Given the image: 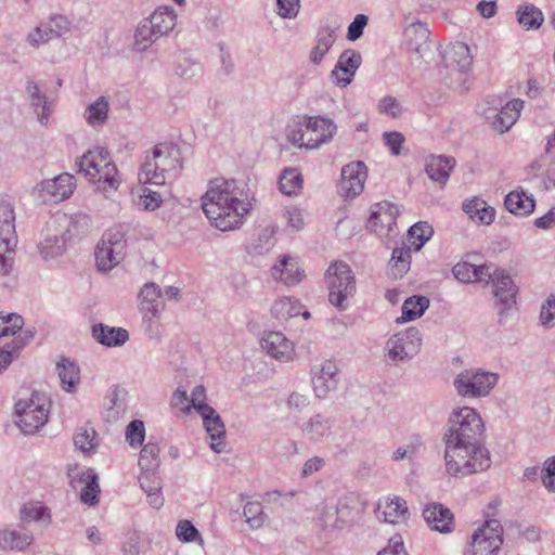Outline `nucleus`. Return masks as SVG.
<instances>
[{
	"label": "nucleus",
	"instance_id": "35",
	"mask_svg": "<svg viewBox=\"0 0 555 555\" xmlns=\"http://www.w3.org/2000/svg\"><path fill=\"white\" fill-rule=\"evenodd\" d=\"M34 542V535L28 530H0V548L4 551L23 552Z\"/></svg>",
	"mask_w": 555,
	"mask_h": 555
},
{
	"label": "nucleus",
	"instance_id": "44",
	"mask_svg": "<svg viewBox=\"0 0 555 555\" xmlns=\"http://www.w3.org/2000/svg\"><path fill=\"white\" fill-rule=\"evenodd\" d=\"M412 249L413 248L410 246H401L392 250L390 273L395 279L402 278L409 271Z\"/></svg>",
	"mask_w": 555,
	"mask_h": 555
},
{
	"label": "nucleus",
	"instance_id": "53",
	"mask_svg": "<svg viewBox=\"0 0 555 555\" xmlns=\"http://www.w3.org/2000/svg\"><path fill=\"white\" fill-rule=\"evenodd\" d=\"M85 482L86 486L82 488L80 492V500L82 503L89 506H93L98 503L100 493L96 474H87Z\"/></svg>",
	"mask_w": 555,
	"mask_h": 555
},
{
	"label": "nucleus",
	"instance_id": "40",
	"mask_svg": "<svg viewBox=\"0 0 555 555\" xmlns=\"http://www.w3.org/2000/svg\"><path fill=\"white\" fill-rule=\"evenodd\" d=\"M56 372L61 380V387L66 392L73 393L77 390L80 382V369L67 358H62L56 363Z\"/></svg>",
	"mask_w": 555,
	"mask_h": 555
},
{
	"label": "nucleus",
	"instance_id": "5",
	"mask_svg": "<svg viewBox=\"0 0 555 555\" xmlns=\"http://www.w3.org/2000/svg\"><path fill=\"white\" fill-rule=\"evenodd\" d=\"M177 13L172 7L159 5L138 24L132 42V50L146 52L157 40L167 37L177 25Z\"/></svg>",
	"mask_w": 555,
	"mask_h": 555
},
{
	"label": "nucleus",
	"instance_id": "39",
	"mask_svg": "<svg viewBox=\"0 0 555 555\" xmlns=\"http://www.w3.org/2000/svg\"><path fill=\"white\" fill-rule=\"evenodd\" d=\"M455 165V159L448 156H430L426 162V173L438 183L444 184Z\"/></svg>",
	"mask_w": 555,
	"mask_h": 555
},
{
	"label": "nucleus",
	"instance_id": "46",
	"mask_svg": "<svg viewBox=\"0 0 555 555\" xmlns=\"http://www.w3.org/2000/svg\"><path fill=\"white\" fill-rule=\"evenodd\" d=\"M173 70L180 78L190 80L202 73V66L186 53H181L175 61Z\"/></svg>",
	"mask_w": 555,
	"mask_h": 555
},
{
	"label": "nucleus",
	"instance_id": "47",
	"mask_svg": "<svg viewBox=\"0 0 555 555\" xmlns=\"http://www.w3.org/2000/svg\"><path fill=\"white\" fill-rule=\"evenodd\" d=\"M517 20L526 29H538L542 25L544 16L539 8L533 4H525L518 8Z\"/></svg>",
	"mask_w": 555,
	"mask_h": 555
},
{
	"label": "nucleus",
	"instance_id": "31",
	"mask_svg": "<svg viewBox=\"0 0 555 555\" xmlns=\"http://www.w3.org/2000/svg\"><path fill=\"white\" fill-rule=\"evenodd\" d=\"M444 61L451 70L464 74L470 68L473 56L467 44L456 42L446 52Z\"/></svg>",
	"mask_w": 555,
	"mask_h": 555
},
{
	"label": "nucleus",
	"instance_id": "61",
	"mask_svg": "<svg viewBox=\"0 0 555 555\" xmlns=\"http://www.w3.org/2000/svg\"><path fill=\"white\" fill-rule=\"evenodd\" d=\"M0 242V275H7L12 270L16 246V244H8V246Z\"/></svg>",
	"mask_w": 555,
	"mask_h": 555
},
{
	"label": "nucleus",
	"instance_id": "30",
	"mask_svg": "<svg viewBox=\"0 0 555 555\" xmlns=\"http://www.w3.org/2000/svg\"><path fill=\"white\" fill-rule=\"evenodd\" d=\"M127 411L126 391L118 386L108 389L104 397V417L107 422H116Z\"/></svg>",
	"mask_w": 555,
	"mask_h": 555
},
{
	"label": "nucleus",
	"instance_id": "10",
	"mask_svg": "<svg viewBox=\"0 0 555 555\" xmlns=\"http://www.w3.org/2000/svg\"><path fill=\"white\" fill-rule=\"evenodd\" d=\"M422 337L416 327L391 335L386 341V361L398 365L413 359L421 350Z\"/></svg>",
	"mask_w": 555,
	"mask_h": 555
},
{
	"label": "nucleus",
	"instance_id": "20",
	"mask_svg": "<svg viewBox=\"0 0 555 555\" xmlns=\"http://www.w3.org/2000/svg\"><path fill=\"white\" fill-rule=\"evenodd\" d=\"M524 107V101L514 99L507 102L501 109H489L486 118L490 121L492 128L499 133L507 132L517 121Z\"/></svg>",
	"mask_w": 555,
	"mask_h": 555
},
{
	"label": "nucleus",
	"instance_id": "17",
	"mask_svg": "<svg viewBox=\"0 0 555 555\" xmlns=\"http://www.w3.org/2000/svg\"><path fill=\"white\" fill-rule=\"evenodd\" d=\"M366 167L362 162H352L341 169V179L338 183V192L345 197L359 195L364 188Z\"/></svg>",
	"mask_w": 555,
	"mask_h": 555
},
{
	"label": "nucleus",
	"instance_id": "25",
	"mask_svg": "<svg viewBox=\"0 0 555 555\" xmlns=\"http://www.w3.org/2000/svg\"><path fill=\"white\" fill-rule=\"evenodd\" d=\"M261 347L269 356L281 362L291 361L295 356L293 343L280 332L267 333L261 339Z\"/></svg>",
	"mask_w": 555,
	"mask_h": 555
},
{
	"label": "nucleus",
	"instance_id": "64",
	"mask_svg": "<svg viewBox=\"0 0 555 555\" xmlns=\"http://www.w3.org/2000/svg\"><path fill=\"white\" fill-rule=\"evenodd\" d=\"M540 321L544 326H553L555 321V294H552L543 304L540 312Z\"/></svg>",
	"mask_w": 555,
	"mask_h": 555
},
{
	"label": "nucleus",
	"instance_id": "11",
	"mask_svg": "<svg viewBox=\"0 0 555 555\" xmlns=\"http://www.w3.org/2000/svg\"><path fill=\"white\" fill-rule=\"evenodd\" d=\"M127 241L120 229L107 230L95 248V262L100 271L107 272L116 267L126 254Z\"/></svg>",
	"mask_w": 555,
	"mask_h": 555
},
{
	"label": "nucleus",
	"instance_id": "7",
	"mask_svg": "<svg viewBox=\"0 0 555 555\" xmlns=\"http://www.w3.org/2000/svg\"><path fill=\"white\" fill-rule=\"evenodd\" d=\"M49 409V400L40 392L21 397L15 403L16 425L26 435L35 434L48 422Z\"/></svg>",
	"mask_w": 555,
	"mask_h": 555
},
{
	"label": "nucleus",
	"instance_id": "58",
	"mask_svg": "<svg viewBox=\"0 0 555 555\" xmlns=\"http://www.w3.org/2000/svg\"><path fill=\"white\" fill-rule=\"evenodd\" d=\"M423 444L420 436H414L411 438L409 443L405 447H399L391 455L392 461H401V460H413L416 455L418 449Z\"/></svg>",
	"mask_w": 555,
	"mask_h": 555
},
{
	"label": "nucleus",
	"instance_id": "63",
	"mask_svg": "<svg viewBox=\"0 0 555 555\" xmlns=\"http://www.w3.org/2000/svg\"><path fill=\"white\" fill-rule=\"evenodd\" d=\"M95 433L93 429H82L74 437V443L82 452H90L95 447Z\"/></svg>",
	"mask_w": 555,
	"mask_h": 555
},
{
	"label": "nucleus",
	"instance_id": "38",
	"mask_svg": "<svg viewBox=\"0 0 555 555\" xmlns=\"http://www.w3.org/2000/svg\"><path fill=\"white\" fill-rule=\"evenodd\" d=\"M336 40V28L325 25L319 28L315 36V46L312 48L309 60L314 65H319L327 54Z\"/></svg>",
	"mask_w": 555,
	"mask_h": 555
},
{
	"label": "nucleus",
	"instance_id": "19",
	"mask_svg": "<svg viewBox=\"0 0 555 555\" xmlns=\"http://www.w3.org/2000/svg\"><path fill=\"white\" fill-rule=\"evenodd\" d=\"M400 211L397 205L383 202L373 210L367 221V228L379 236H386L393 231Z\"/></svg>",
	"mask_w": 555,
	"mask_h": 555
},
{
	"label": "nucleus",
	"instance_id": "8",
	"mask_svg": "<svg viewBox=\"0 0 555 555\" xmlns=\"http://www.w3.org/2000/svg\"><path fill=\"white\" fill-rule=\"evenodd\" d=\"M324 279L331 305L346 310L348 299L356 293V278L350 266L344 261H335L327 268Z\"/></svg>",
	"mask_w": 555,
	"mask_h": 555
},
{
	"label": "nucleus",
	"instance_id": "60",
	"mask_svg": "<svg viewBox=\"0 0 555 555\" xmlns=\"http://www.w3.org/2000/svg\"><path fill=\"white\" fill-rule=\"evenodd\" d=\"M476 272V264L467 261L457 262L452 269L454 278L463 283L475 282Z\"/></svg>",
	"mask_w": 555,
	"mask_h": 555
},
{
	"label": "nucleus",
	"instance_id": "37",
	"mask_svg": "<svg viewBox=\"0 0 555 555\" xmlns=\"http://www.w3.org/2000/svg\"><path fill=\"white\" fill-rule=\"evenodd\" d=\"M463 210L473 221L485 225L491 224L495 218V209L479 197L466 199L463 203Z\"/></svg>",
	"mask_w": 555,
	"mask_h": 555
},
{
	"label": "nucleus",
	"instance_id": "56",
	"mask_svg": "<svg viewBox=\"0 0 555 555\" xmlns=\"http://www.w3.org/2000/svg\"><path fill=\"white\" fill-rule=\"evenodd\" d=\"M24 320L20 314H0V337L15 335L22 330Z\"/></svg>",
	"mask_w": 555,
	"mask_h": 555
},
{
	"label": "nucleus",
	"instance_id": "52",
	"mask_svg": "<svg viewBox=\"0 0 555 555\" xmlns=\"http://www.w3.org/2000/svg\"><path fill=\"white\" fill-rule=\"evenodd\" d=\"M275 243V229L272 227H266L259 232L258 237L251 244V250L256 254L262 255L271 250Z\"/></svg>",
	"mask_w": 555,
	"mask_h": 555
},
{
	"label": "nucleus",
	"instance_id": "28",
	"mask_svg": "<svg viewBox=\"0 0 555 555\" xmlns=\"http://www.w3.org/2000/svg\"><path fill=\"white\" fill-rule=\"evenodd\" d=\"M25 90L38 121L46 126L52 113V103L48 101L46 93L40 90L35 80H27Z\"/></svg>",
	"mask_w": 555,
	"mask_h": 555
},
{
	"label": "nucleus",
	"instance_id": "29",
	"mask_svg": "<svg viewBox=\"0 0 555 555\" xmlns=\"http://www.w3.org/2000/svg\"><path fill=\"white\" fill-rule=\"evenodd\" d=\"M272 276L276 281H281L287 286H293L301 282L304 279V270H301L296 259L283 256L271 269Z\"/></svg>",
	"mask_w": 555,
	"mask_h": 555
},
{
	"label": "nucleus",
	"instance_id": "14",
	"mask_svg": "<svg viewBox=\"0 0 555 555\" xmlns=\"http://www.w3.org/2000/svg\"><path fill=\"white\" fill-rule=\"evenodd\" d=\"M339 382V369L335 361L325 360L312 366L311 383L315 396L325 399L330 392L336 390Z\"/></svg>",
	"mask_w": 555,
	"mask_h": 555
},
{
	"label": "nucleus",
	"instance_id": "50",
	"mask_svg": "<svg viewBox=\"0 0 555 555\" xmlns=\"http://www.w3.org/2000/svg\"><path fill=\"white\" fill-rule=\"evenodd\" d=\"M272 314L279 320H287L300 312L298 300L291 297H283L274 301L271 308Z\"/></svg>",
	"mask_w": 555,
	"mask_h": 555
},
{
	"label": "nucleus",
	"instance_id": "49",
	"mask_svg": "<svg viewBox=\"0 0 555 555\" xmlns=\"http://www.w3.org/2000/svg\"><path fill=\"white\" fill-rule=\"evenodd\" d=\"M302 184V177L295 168L284 169L280 176V191L285 195L296 194Z\"/></svg>",
	"mask_w": 555,
	"mask_h": 555
},
{
	"label": "nucleus",
	"instance_id": "62",
	"mask_svg": "<svg viewBox=\"0 0 555 555\" xmlns=\"http://www.w3.org/2000/svg\"><path fill=\"white\" fill-rule=\"evenodd\" d=\"M276 13L282 18L293 20L300 10V0H276Z\"/></svg>",
	"mask_w": 555,
	"mask_h": 555
},
{
	"label": "nucleus",
	"instance_id": "36",
	"mask_svg": "<svg viewBox=\"0 0 555 555\" xmlns=\"http://www.w3.org/2000/svg\"><path fill=\"white\" fill-rule=\"evenodd\" d=\"M0 242L16 244L15 214L12 203L9 199H0Z\"/></svg>",
	"mask_w": 555,
	"mask_h": 555
},
{
	"label": "nucleus",
	"instance_id": "2",
	"mask_svg": "<svg viewBox=\"0 0 555 555\" xmlns=\"http://www.w3.org/2000/svg\"><path fill=\"white\" fill-rule=\"evenodd\" d=\"M253 204L244 186L231 179H215L202 196V208L210 223L220 231L243 224Z\"/></svg>",
	"mask_w": 555,
	"mask_h": 555
},
{
	"label": "nucleus",
	"instance_id": "33",
	"mask_svg": "<svg viewBox=\"0 0 555 555\" xmlns=\"http://www.w3.org/2000/svg\"><path fill=\"white\" fill-rule=\"evenodd\" d=\"M92 337L103 346L118 347L129 339V334L122 327H113L99 323L92 326Z\"/></svg>",
	"mask_w": 555,
	"mask_h": 555
},
{
	"label": "nucleus",
	"instance_id": "32",
	"mask_svg": "<svg viewBox=\"0 0 555 555\" xmlns=\"http://www.w3.org/2000/svg\"><path fill=\"white\" fill-rule=\"evenodd\" d=\"M20 518L22 522H36L42 528H48L52 522V513L42 502L29 501L23 504Z\"/></svg>",
	"mask_w": 555,
	"mask_h": 555
},
{
	"label": "nucleus",
	"instance_id": "26",
	"mask_svg": "<svg viewBox=\"0 0 555 555\" xmlns=\"http://www.w3.org/2000/svg\"><path fill=\"white\" fill-rule=\"evenodd\" d=\"M333 426L332 417L315 413L300 425V430L307 440L319 442L331 435Z\"/></svg>",
	"mask_w": 555,
	"mask_h": 555
},
{
	"label": "nucleus",
	"instance_id": "23",
	"mask_svg": "<svg viewBox=\"0 0 555 555\" xmlns=\"http://www.w3.org/2000/svg\"><path fill=\"white\" fill-rule=\"evenodd\" d=\"M75 185V177L65 172L53 179L42 181L40 193L46 201L57 203L68 198L73 194Z\"/></svg>",
	"mask_w": 555,
	"mask_h": 555
},
{
	"label": "nucleus",
	"instance_id": "12",
	"mask_svg": "<svg viewBox=\"0 0 555 555\" xmlns=\"http://www.w3.org/2000/svg\"><path fill=\"white\" fill-rule=\"evenodd\" d=\"M503 544V527L498 519H487L472 535L466 555H494Z\"/></svg>",
	"mask_w": 555,
	"mask_h": 555
},
{
	"label": "nucleus",
	"instance_id": "27",
	"mask_svg": "<svg viewBox=\"0 0 555 555\" xmlns=\"http://www.w3.org/2000/svg\"><path fill=\"white\" fill-rule=\"evenodd\" d=\"M377 517L389 524H400L406 520L409 509L405 500L393 496L380 500L376 508Z\"/></svg>",
	"mask_w": 555,
	"mask_h": 555
},
{
	"label": "nucleus",
	"instance_id": "57",
	"mask_svg": "<svg viewBox=\"0 0 555 555\" xmlns=\"http://www.w3.org/2000/svg\"><path fill=\"white\" fill-rule=\"evenodd\" d=\"M145 437L144 423L139 420L131 421L126 428V439L132 448L142 446Z\"/></svg>",
	"mask_w": 555,
	"mask_h": 555
},
{
	"label": "nucleus",
	"instance_id": "41",
	"mask_svg": "<svg viewBox=\"0 0 555 555\" xmlns=\"http://www.w3.org/2000/svg\"><path fill=\"white\" fill-rule=\"evenodd\" d=\"M504 206L514 215L528 216L534 210L535 201L522 190H515L505 196Z\"/></svg>",
	"mask_w": 555,
	"mask_h": 555
},
{
	"label": "nucleus",
	"instance_id": "16",
	"mask_svg": "<svg viewBox=\"0 0 555 555\" xmlns=\"http://www.w3.org/2000/svg\"><path fill=\"white\" fill-rule=\"evenodd\" d=\"M365 509V503L360 494L356 492H348L341 495L336 505V521L335 527L341 528L344 526H351L358 522Z\"/></svg>",
	"mask_w": 555,
	"mask_h": 555
},
{
	"label": "nucleus",
	"instance_id": "54",
	"mask_svg": "<svg viewBox=\"0 0 555 555\" xmlns=\"http://www.w3.org/2000/svg\"><path fill=\"white\" fill-rule=\"evenodd\" d=\"M243 516L254 529L261 527L266 518L262 505L259 502H247L243 508Z\"/></svg>",
	"mask_w": 555,
	"mask_h": 555
},
{
	"label": "nucleus",
	"instance_id": "22",
	"mask_svg": "<svg viewBox=\"0 0 555 555\" xmlns=\"http://www.w3.org/2000/svg\"><path fill=\"white\" fill-rule=\"evenodd\" d=\"M362 63L360 52L348 49L338 57V61L331 73V77L335 83L340 87H347L351 83L352 78Z\"/></svg>",
	"mask_w": 555,
	"mask_h": 555
},
{
	"label": "nucleus",
	"instance_id": "51",
	"mask_svg": "<svg viewBox=\"0 0 555 555\" xmlns=\"http://www.w3.org/2000/svg\"><path fill=\"white\" fill-rule=\"evenodd\" d=\"M159 452L160 449L157 443L149 442L143 446L139 457L141 469L156 470L159 466Z\"/></svg>",
	"mask_w": 555,
	"mask_h": 555
},
{
	"label": "nucleus",
	"instance_id": "13",
	"mask_svg": "<svg viewBox=\"0 0 555 555\" xmlns=\"http://www.w3.org/2000/svg\"><path fill=\"white\" fill-rule=\"evenodd\" d=\"M70 28L72 22L66 16L59 14L51 15L27 35L26 41L31 47L37 48L42 43H47L68 33Z\"/></svg>",
	"mask_w": 555,
	"mask_h": 555
},
{
	"label": "nucleus",
	"instance_id": "15",
	"mask_svg": "<svg viewBox=\"0 0 555 555\" xmlns=\"http://www.w3.org/2000/svg\"><path fill=\"white\" fill-rule=\"evenodd\" d=\"M304 126L307 132L314 134L307 138L308 150L320 147L328 143L337 131V126L333 119L324 116H304Z\"/></svg>",
	"mask_w": 555,
	"mask_h": 555
},
{
	"label": "nucleus",
	"instance_id": "3",
	"mask_svg": "<svg viewBox=\"0 0 555 555\" xmlns=\"http://www.w3.org/2000/svg\"><path fill=\"white\" fill-rule=\"evenodd\" d=\"M90 218L86 214H57L50 218L42 233L38 248L44 261L62 256L66 243L89 229Z\"/></svg>",
	"mask_w": 555,
	"mask_h": 555
},
{
	"label": "nucleus",
	"instance_id": "45",
	"mask_svg": "<svg viewBox=\"0 0 555 555\" xmlns=\"http://www.w3.org/2000/svg\"><path fill=\"white\" fill-rule=\"evenodd\" d=\"M404 36L412 50L421 51L424 44L427 43L430 30L427 25L421 22L412 23L404 30Z\"/></svg>",
	"mask_w": 555,
	"mask_h": 555
},
{
	"label": "nucleus",
	"instance_id": "21",
	"mask_svg": "<svg viewBox=\"0 0 555 555\" xmlns=\"http://www.w3.org/2000/svg\"><path fill=\"white\" fill-rule=\"evenodd\" d=\"M199 415L211 440L210 448L221 453L225 448V428L220 415L212 406H199Z\"/></svg>",
	"mask_w": 555,
	"mask_h": 555
},
{
	"label": "nucleus",
	"instance_id": "18",
	"mask_svg": "<svg viewBox=\"0 0 555 555\" xmlns=\"http://www.w3.org/2000/svg\"><path fill=\"white\" fill-rule=\"evenodd\" d=\"M493 287L499 314L501 317L508 314L516 305L518 287L515 285L511 275L506 274L504 271L496 272L493 280Z\"/></svg>",
	"mask_w": 555,
	"mask_h": 555
},
{
	"label": "nucleus",
	"instance_id": "1",
	"mask_svg": "<svg viewBox=\"0 0 555 555\" xmlns=\"http://www.w3.org/2000/svg\"><path fill=\"white\" fill-rule=\"evenodd\" d=\"M485 423L469 406L455 409L443 434L446 473L455 478L485 472L491 466L486 447Z\"/></svg>",
	"mask_w": 555,
	"mask_h": 555
},
{
	"label": "nucleus",
	"instance_id": "4",
	"mask_svg": "<svg viewBox=\"0 0 555 555\" xmlns=\"http://www.w3.org/2000/svg\"><path fill=\"white\" fill-rule=\"evenodd\" d=\"M182 169L180 150L177 145L163 142L146 152L140 166L139 181L143 184L164 185L177 179Z\"/></svg>",
	"mask_w": 555,
	"mask_h": 555
},
{
	"label": "nucleus",
	"instance_id": "48",
	"mask_svg": "<svg viewBox=\"0 0 555 555\" xmlns=\"http://www.w3.org/2000/svg\"><path fill=\"white\" fill-rule=\"evenodd\" d=\"M433 233V228L427 222H417L409 229L408 244L414 251H418L431 237Z\"/></svg>",
	"mask_w": 555,
	"mask_h": 555
},
{
	"label": "nucleus",
	"instance_id": "9",
	"mask_svg": "<svg viewBox=\"0 0 555 555\" xmlns=\"http://www.w3.org/2000/svg\"><path fill=\"white\" fill-rule=\"evenodd\" d=\"M499 382V374L481 369L464 370L454 378L456 392L463 398H481L490 393Z\"/></svg>",
	"mask_w": 555,
	"mask_h": 555
},
{
	"label": "nucleus",
	"instance_id": "55",
	"mask_svg": "<svg viewBox=\"0 0 555 555\" xmlns=\"http://www.w3.org/2000/svg\"><path fill=\"white\" fill-rule=\"evenodd\" d=\"M176 534L182 542H196L199 545L204 544V540L199 531L194 527L190 520H180L176 528Z\"/></svg>",
	"mask_w": 555,
	"mask_h": 555
},
{
	"label": "nucleus",
	"instance_id": "42",
	"mask_svg": "<svg viewBox=\"0 0 555 555\" xmlns=\"http://www.w3.org/2000/svg\"><path fill=\"white\" fill-rule=\"evenodd\" d=\"M429 306V299L425 296H412L404 300L402 314L397 322H410L424 314Z\"/></svg>",
	"mask_w": 555,
	"mask_h": 555
},
{
	"label": "nucleus",
	"instance_id": "24",
	"mask_svg": "<svg viewBox=\"0 0 555 555\" xmlns=\"http://www.w3.org/2000/svg\"><path fill=\"white\" fill-rule=\"evenodd\" d=\"M423 517L431 530L450 533L454 529L452 512L441 503H430L423 509Z\"/></svg>",
	"mask_w": 555,
	"mask_h": 555
},
{
	"label": "nucleus",
	"instance_id": "34",
	"mask_svg": "<svg viewBox=\"0 0 555 555\" xmlns=\"http://www.w3.org/2000/svg\"><path fill=\"white\" fill-rule=\"evenodd\" d=\"M162 296V289L157 284L152 282L144 284L139 294L140 311L143 314L159 317L163 310Z\"/></svg>",
	"mask_w": 555,
	"mask_h": 555
},
{
	"label": "nucleus",
	"instance_id": "43",
	"mask_svg": "<svg viewBox=\"0 0 555 555\" xmlns=\"http://www.w3.org/2000/svg\"><path fill=\"white\" fill-rule=\"evenodd\" d=\"M108 111V100L105 96H100L88 105L85 118L91 127L102 126L107 120Z\"/></svg>",
	"mask_w": 555,
	"mask_h": 555
},
{
	"label": "nucleus",
	"instance_id": "59",
	"mask_svg": "<svg viewBox=\"0 0 555 555\" xmlns=\"http://www.w3.org/2000/svg\"><path fill=\"white\" fill-rule=\"evenodd\" d=\"M541 480L548 492L555 493V455L544 461L541 468Z\"/></svg>",
	"mask_w": 555,
	"mask_h": 555
},
{
	"label": "nucleus",
	"instance_id": "6",
	"mask_svg": "<svg viewBox=\"0 0 555 555\" xmlns=\"http://www.w3.org/2000/svg\"><path fill=\"white\" fill-rule=\"evenodd\" d=\"M79 172L98 189L104 192L115 191L119 185L118 170L105 147L96 146L85 153L77 162Z\"/></svg>",
	"mask_w": 555,
	"mask_h": 555
}]
</instances>
